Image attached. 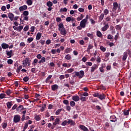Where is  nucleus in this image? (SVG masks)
Instances as JSON below:
<instances>
[{
    "mask_svg": "<svg viewBox=\"0 0 131 131\" xmlns=\"http://www.w3.org/2000/svg\"><path fill=\"white\" fill-rule=\"evenodd\" d=\"M58 30L60 31V33L61 35H64V36H65V35L67 34V31H66V29L64 28V25L62 23L59 24Z\"/></svg>",
    "mask_w": 131,
    "mask_h": 131,
    "instance_id": "1",
    "label": "nucleus"
},
{
    "mask_svg": "<svg viewBox=\"0 0 131 131\" xmlns=\"http://www.w3.org/2000/svg\"><path fill=\"white\" fill-rule=\"evenodd\" d=\"M93 96L95 98H98L100 101H103L106 99V95L104 93H94Z\"/></svg>",
    "mask_w": 131,
    "mask_h": 131,
    "instance_id": "2",
    "label": "nucleus"
},
{
    "mask_svg": "<svg viewBox=\"0 0 131 131\" xmlns=\"http://www.w3.org/2000/svg\"><path fill=\"white\" fill-rule=\"evenodd\" d=\"M75 75L73 76V77H78V78L81 79L83 76H84V71H80V72H74Z\"/></svg>",
    "mask_w": 131,
    "mask_h": 131,
    "instance_id": "3",
    "label": "nucleus"
},
{
    "mask_svg": "<svg viewBox=\"0 0 131 131\" xmlns=\"http://www.w3.org/2000/svg\"><path fill=\"white\" fill-rule=\"evenodd\" d=\"M116 10H118V12L120 11V4L118 5L117 2H114L113 3V11L114 12H116Z\"/></svg>",
    "mask_w": 131,
    "mask_h": 131,
    "instance_id": "4",
    "label": "nucleus"
},
{
    "mask_svg": "<svg viewBox=\"0 0 131 131\" xmlns=\"http://www.w3.org/2000/svg\"><path fill=\"white\" fill-rule=\"evenodd\" d=\"M60 124V119L56 118L55 121L53 123L52 126L51 127V129H54L57 125Z\"/></svg>",
    "mask_w": 131,
    "mask_h": 131,
    "instance_id": "5",
    "label": "nucleus"
},
{
    "mask_svg": "<svg viewBox=\"0 0 131 131\" xmlns=\"http://www.w3.org/2000/svg\"><path fill=\"white\" fill-rule=\"evenodd\" d=\"M30 58H26L23 61V64L24 65V67L26 66H29L30 65Z\"/></svg>",
    "mask_w": 131,
    "mask_h": 131,
    "instance_id": "6",
    "label": "nucleus"
},
{
    "mask_svg": "<svg viewBox=\"0 0 131 131\" xmlns=\"http://www.w3.org/2000/svg\"><path fill=\"white\" fill-rule=\"evenodd\" d=\"M21 119V117L19 115H15L14 116L13 118V122L14 123H18L20 121V120Z\"/></svg>",
    "mask_w": 131,
    "mask_h": 131,
    "instance_id": "7",
    "label": "nucleus"
},
{
    "mask_svg": "<svg viewBox=\"0 0 131 131\" xmlns=\"http://www.w3.org/2000/svg\"><path fill=\"white\" fill-rule=\"evenodd\" d=\"M86 19H82L80 23V26H81L82 28H85L86 26Z\"/></svg>",
    "mask_w": 131,
    "mask_h": 131,
    "instance_id": "8",
    "label": "nucleus"
},
{
    "mask_svg": "<svg viewBox=\"0 0 131 131\" xmlns=\"http://www.w3.org/2000/svg\"><path fill=\"white\" fill-rule=\"evenodd\" d=\"M118 118L115 116V115H112L110 118V120L111 122H116Z\"/></svg>",
    "mask_w": 131,
    "mask_h": 131,
    "instance_id": "9",
    "label": "nucleus"
},
{
    "mask_svg": "<svg viewBox=\"0 0 131 131\" xmlns=\"http://www.w3.org/2000/svg\"><path fill=\"white\" fill-rule=\"evenodd\" d=\"M103 25H104V26H103L102 28V29H101L102 31H107V29H108V28H109V24H108V23H106V21H105L103 23Z\"/></svg>",
    "mask_w": 131,
    "mask_h": 131,
    "instance_id": "10",
    "label": "nucleus"
},
{
    "mask_svg": "<svg viewBox=\"0 0 131 131\" xmlns=\"http://www.w3.org/2000/svg\"><path fill=\"white\" fill-rule=\"evenodd\" d=\"M68 124H70L72 126H74L76 125V123H75V121H73V120L72 119H68Z\"/></svg>",
    "mask_w": 131,
    "mask_h": 131,
    "instance_id": "11",
    "label": "nucleus"
},
{
    "mask_svg": "<svg viewBox=\"0 0 131 131\" xmlns=\"http://www.w3.org/2000/svg\"><path fill=\"white\" fill-rule=\"evenodd\" d=\"M27 9H28V7L27 6V5L20 6L19 8V12H23V11H26Z\"/></svg>",
    "mask_w": 131,
    "mask_h": 131,
    "instance_id": "12",
    "label": "nucleus"
},
{
    "mask_svg": "<svg viewBox=\"0 0 131 131\" xmlns=\"http://www.w3.org/2000/svg\"><path fill=\"white\" fill-rule=\"evenodd\" d=\"M72 99L73 101H74L75 102H78V101L80 100V98H79V96L77 95L72 96Z\"/></svg>",
    "mask_w": 131,
    "mask_h": 131,
    "instance_id": "13",
    "label": "nucleus"
},
{
    "mask_svg": "<svg viewBox=\"0 0 131 131\" xmlns=\"http://www.w3.org/2000/svg\"><path fill=\"white\" fill-rule=\"evenodd\" d=\"M98 69V66L96 64H94L91 67V72H95V71Z\"/></svg>",
    "mask_w": 131,
    "mask_h": 131,
    "instance_id": "14",
    "label": "nucleus"
},
{
    "mask_svg": "<svg viewBox=\"0 0 131 131\" xmlns=\"http://www.w3.org/2000/svg\"><path fill=\"white\" fill-rule=\"evenodd\" d=\"M79 128L82 131H89V129L85 126L83 125H81L79 126Z\"/></svg>",
    "mask_w": 131,
    "mask_h": 131,
    "instance_id": "15",
    "label": "nucleus"
},
{
    "mask_svg": "<svg viewBox=\"0 0 131 131\" xmlns=\"http://www.w3.org/2000/svg\"><path fill=\"white\" fill-rule=\"evenodd\" d=\"M59 89V86L57 84H53L51 86L52 91H57Z\"/></svg>",
    "mask_w": 131,
    "mask_h": 131,
    "instance_id": "16",
    "label": "nucleus"
},
{
    "mask_svg": "<svg viewBox=\"0 0 131 131\" xmlns=\"http://www.w3.org/2000/svg\"><path fill=\"white\" fill-rule=\"evenodd\" d=\"M7 107L8 109H11V107L13 106V101H10L6 103Z\"/></svg>",
    "mask_w": 131,
    "mask_h": 131,
    "instance_id": "17",
    "label": "nucleus"
},
{
    "mask_svg": "<svg viewBox=\"0 0 131 131\" xmlns=\"http://www.w3.org/2000/svg\"><path fill=\"white\" fill-rule=\"evenodd\" d=\"M24 106L23 105H20L18 107L16 108V111H23L24 110Z\"/></svg>",
    "mask_w": 131,
    "mask_h": 131,
    "instance_id": "18",
    "label": "nucleus"
},
{
    "mask_svg": "<svg viewBox=\"0 0 131 131\" xmlns=\"http://www.w3.org/2000/svg\"><path fill=\"white\" fill-rule=\"evenodd\" d=\"M1 47L2 49H3L4 50H6L8 49V48H9V45L7 44L6 43H3L1 45Z\"/></svg>",
    "mask_w": 131,
    "mask_h": 131,
    "instance_id": "19",
    "label": "nucleus"
},
{
    "mask_svg": "<svg viewBox=\"0 0 131 131\" xmlns=\"http://www.w3.org/2000/svg\"><path fill=\"white\" fill-rule=\"evenodd\" d=\"M8 18H10V20L11 21H13L14 20V14L10 12L9 14H8Z\"/></svg>",
    "mask_w": 131,
    "mask_h": 131,
    "instance_id": "20",
    "label": "nucleus"
},
{
    "mask_svg": "<svg viewBox=\"0 0 131 131\" xmlns=\"http://www.w3.org/2000/svg\"><path fill=\"white\" fill-rule=\"evenodd\" d=\"M12 54H13V50L10 51H6V55L8 56V58H12Z\"/></svg>",
    "mask_w": 131,
    "mask_h": 131,
    "instance_id": "21",
    "label": "nucleus"
},
{
    "mask_svg": "<svg viewBox=\"0 0 131 131\" xmlns=\"http://www.w3.org/2000/svg\"><path fill=\"white\" fill-rule=\"evenodd\" d=\"M41 33L40 32H38L37 34H36V40H39V39H40L41 37Z\"/></svg>",
    "mask_w": 131,
    "mask_h": 131,
    "instance_id": "22",
    "label": "nucleus"
},
{
    "mask_svg": "<svg viewBox=\"0 0 131 131\" xmlns=\"http://www.w3.org/2000/svg\"><path fill=\"white\" fill-rule=\"evenodd\" d=\"M104 13H101V15L99 17L98 19V22L100 23V22H102V20L103 19H104Z\"/></svg>",
    "mask_w": 131,
    "mask_h": 131,
    "instance_id": "23",
    "label": "nucleus"
},
{
    "mask_svg": "<svg viewBox=\"0 0 131 131\" xmlns=\"http://www.w3.org/2000/svg\"><path fill=\"white\" fill-rule=\"evenodd\" d=\"M96 35L98 37H103V34L100 31H97L96 32Z\"/></svg>",
    "mask_w": 131,
    "mask_h": 131,
    "instance_id": "24",
    "label": "nucleus"
},
{
    "mask_svg": "<svg viewBox=\"0 0 131 131\" xmlns=\"http://www.w3.org/2000/svg\"><path fill=\"white\" fill-rule=\"evenodd\" d=\"M93 48H94V45L93 43H89L87 48V52L90 51L91 50H92V49H93Z\"/></svg>",
    "mask_w": 131,
    "mask_h": 131,
    "instance_id": "25",
    "label": "nucleus"
},
{
    "mask_svg": "<svg viewBox=\"0 0 131 131\" xmlns=\"http://www.w3.org/2000/svg\"><path fill=\"white\" fill-rule=\"evenodd\" d=\"M71 51H72V49H71V48H68L64 50V53L66 54H69L71 53Z\"/></svg>",
    "mask_w": 131,
    "mask_h": 131,
    "instance_id": "26",
    "label": "nucleus"
},
{
    "mask_svg": "<svg viewBox=\"0 0 131 131\" xmlns=\"http://www.w3.org/2000/svg\"><path fill=\"white\" fill-rule=\"evenodd\" d=\"M127 58V52H124L122 57V61H125Z\"/></svg>",
    "mask_w": 131,
    "mask_h": 131,
    "instance_id": "27",
    "label": "nucleus"
},
{
    "mask_svg": "<svg viewBox=\"0 0 131 131\" xmlns=\"http://www.w3.org/2000/svg\"><path fill=\"white\" fill-rule=\"evenodd\" d=\"M52 76L53 75H50L49 76H48V77L46 79V83H48V82H50V80L51 79V78H52Z\"/></svg>",
    "mask_w": 131,
    "mask_h": 131,
    "instance_id": "28",
    "label": "nucleus"
},
{
    "mask_svg": "<svg viewBox=\"0 0 131 131\" xmlns=\"http://www.w3.org/2000/svg\"><path fill=\"white\" fill-rule=\"evenodd\" d=\"M74 71V69L73 68H71L68 70H67L66 72L65 73H72Z\"/></svg>",
    "mask_w": 131,
    "mask_h": 131,
    "instance_id": "29",
    "label": "nucleus"
},
{
    "mask_svg": "<svg viewBox=\"0 0 131 131\" xmlns=\"http://www.w3.org/2000/svg\"><path fill=\"white\" fill-rule=\"evenodd\" d=\"M46 62V57H41V60L38 61L39 64H41V63H45Z\"/></svg>",
    "mask_w": 131,
    "mask_h": 131,
    "instance_id": "30",
    "label": "nucleus"
},
{
    "mask_svg": "<svg viewBox=\"0 0 131 131\" xmlns=\"http://www.w3.org/2000/svg\"><path fill=\"white\" fill-rule=\"evenodd\" d=\"M26 3L28 6H32V4H33V1L32 0H27Z\"/></svg>",
    "mask_w": 131,
    "mask_h": 131,
    "instance_id": "31",
    "label": "nucleus"
},
{
    "mask_svg": "<svg viewBox=\"0 0 131 131\" xmlns=\"http://www.w3.org/2000/svg\"><path fill=\"white\" fill-rule=\"evenodd\" d=\"M105 21H106V22H108V23H110V22H111V16H107L105 18Z\"/></svg>",
    "mask_w": 131,
    "mask_h": 131,
    "instance_id": "32",
    "label": "nucleus"
},
{
    "mask_svg": "<svg viewBox=\"0 0 131 131\" xmlns=\"http://www.w3.org/2000/svg\"><path fill=\"white\" fill-rule=\"evenodd\" d=\"M2 127L4 129H5V128H7V126H8V123L7 122H4L2 124Z\"/></svg>",
    "mask_w": 131,
    "mask_h": 131,
    "instance_id": "33",
    "label": "nucleus"
},
{
    "mask_svg": "<svg viewBox=\"0 0 131 131\" xmlns=\"http://www.w3.org/2000/svg\"><path fill=\"white\" fill-rule=\"evenodd\" d=\"M46 5H47V7H53V3H52V2H51V1H48Z\"/></svg>",
    "mask_w": 131,
    "mask_h": 131,
    "instance_id": "34",
    "label": "nucleus"
},
{
    "mask_svg": "<svg viewBox=\"0 0 131 131\" xmlns=\"http://www.w3.org/2000/svg\"><path fill=\"white\" fill-rule=\"evenodd\" d=\"M123 114L126 116L129 115V110L124 111Z\"/></svg>",
    "mask_w": 131,
    "mask_h": 131,
    "instance_id": "35",
    "label": "nucleus"
},
{
    "mask_svg": "<svg viewBox=\"0 0 131 131\" xmlns=\"http://www.w3.org/2000/svg\"><path fill=\"white\" fill-rule=\"evenodd\" d=\"M64 59L66 60H70L71 59V55L70 54H67L65 57Z\"/></svg>",
    "mask_w": 131,
    "mask_h": 131,
    "instance_id": "36",
    "label": "nucleus"
},
{
    "mask_svg": "<svg viewBox=\"0 0 131 131\" xmlns=\"http://www.w3.org/2000/svg\"><path fill=\"white\" fill-rule=\"evenodd\" d=\"M103 13L104 15H105V16H107V15L109 14V10L107 9H104L103 11Z\"/></svg>",
    "mask_w": 131,
    "mask_h": 131,
    "instance_id": "37",
    "label": "nucleus"
},
{
    "mask_svg": "<svg viewBox=\"0 0 131 131\" xmlns=\"http://www.w3.org/2000/svg\"><path fill=\"white\" fill-rule=\"evenodd\" d=\"M83 17H84V16H83V14H81L80 15V17H78L77 18V21H80V20H82V19H83Z\"/></svg>",
    "mask_w": 131,
    "mask_h": 131,
    "instance_id": "38",
    "label": "nucleus"
},
{
    "mask_svg": "<svg viewBox=\"0 0 131 131\" xmlns=\"http://www.w3.org/2000/svg\"><path fill=\"white\" fill-rule=\"evenodd\" d=\"M6 95L4 93H1L0 94V99H6Z\"/></svg>",
    "mask_w": 131,
    "mask_h": 131,
    "instance_id": "39",
    "label": "nucleus"
},
{
    "mask_svg": "<svg viewBox=\"0 0 131 131\" xmlns=\"http://www.w3.org/2000/svg\"><path fill=\"white\" fill-rule=\"evenodd\" d=\"M23 15H24V17L28 16L29 15V12H28V11H25L23 12Z\"/></svg>",
    "mask_w": 131,
    "mask_h": 131,
    "instance_id": "40",
    "label": "nucleus"
},
{
    "mask_svg": "<svg viewBox=\"0 0 131 131\" xmlns=\"http://www.w3.org/2000/svg\"><path fill=\"white\" fill-rule=\"evenodd\" d=\"M33 37H30V38H28L27 39V42L29 43H30V42H32V41H33Z\"/></svg>",
    "mask_w": 131,
    "mask_h": 131,
    "instance_id": "41",
    "label": "nucleus"
},
{
    "mask_svg": "<svg viewBox=\"0 0 131 131\" xmlns=\"http://www.w3.org/2000/svg\"><path fill=\"white\" fill-rule=\"evenodd\" d=\"M22 29H23V26H19L18 27H17V31H18V32H21Z\"/></svg>",
    "mask_w": 131,
    "mask_h": 131,
    "instance_id": "42",
    "label": "nucleus"
},
{
    "mask_svg": "<svg viewBox=\"0 0 131 131\" xmlns=\"http://www.w3.org/2000/svg\"><path fill=\"white\" fill-rule=\"evenodd\" d=\"M59 12H60V13H63V12H67V8H61L59 10Z\"/></svg>",
    "mask_w": 131,
    "mask_h": 131,
    "instance_id": "43",
    "label": "nucleus"
},
{
    "mask_svg": "<svg viewBox=\"0 0 131 131\" xmlns=\"http://www.w3.org/2000/svg\"><path fill=\"white\" fill-rule=\"evenodd\" d=\"M21 69H22V66H19V67L17 68V69H16L17 73H20Z\"/></svg>",
    "mask_w": 131,
    "mask_h": 131,
    "instance_id": "44",
    "label": "nucleus"
},
{
    "mask_svg": "<svg viewBox=\"0 0 131 131\" xmlns=\"http://www.w3.org/2000/svg\"><path fill=\"white\" fill-rule=\"evenodd\" d=\"M80 100H81V102H85V101H86V98L83 96H81L80 98Z\"/></svg>",
    "mask_w": 131,
    "mask_h": 131,
    "instance_id": "45",
    "label": "nucleus"
},
{
    "mask_svg": "<svg viewBox=\"0 0 131 131\" xmlns=\"http://www.w3.org/2000/svg\"><path fill=\"white\" fill-rule=\"evenodd\" d=\"M62 111V108L58 109V110L56 111L55 114L56 115H59L60 113H61V112Z\"/></svg>",
    "mask_w": 131,
    "mask_h": 131,
    "instance_id": "46",
    "label": "nucleus"
},
{
    "mask_svg": "<svg viewBox=\"0 0 131 131\" xmlns=\"http://www.w3.org/2000/svg\"><path fill=\"white\" fill-rule=\"evenodd\" d=\"M67 123H68V121L64 120L63 122H62L61 125H62V126H65L67 125Z\"/></svg>",
    "mask_w": 131,
    "mask_h": 131,
    "instance_id": "47",
    "label": "nucleus"
},
{
    "mask_svg": "<svg viewBox=\"0 0 131 131\" xmlns=\"http://www.w3.org/2000/svg\"><path fill=\"white\" fill-rule=\"evenodd\" d=\"M31 49H35V48H36V45H35V43L34 42H33L31 44Z\"/></svg>",
    "mask_w": 131,
    "mask_h": 131,
    "instance_id": "48",
    "label": "nucleus"
},
{
    "mask_svg": "<svg viewBox=\"0 0 131 131\" xmlns=\"http://www.w3.org/2000/svg\"><path fill=\"white\" fill-rule=\"evenodd\" d=\"M23 79L24 81H25V82H27V81L29 80V77H28V76H26V77H25Z\"/></svg>",
    "mask_w": 131,
    "mask_h": 131,
    "instance_id": "49",
    "label": "nucleus"
},
{
    "mask_svg": "<svg viewBox=\"0 0 131 131\" xmlns=\"http://www.w3.org/2000/svg\"><path fill=\"white\" fill-rule=\"evenodd\" d=\"M121 26H120V25L116 26V29L117 30H121Z\"/></svg>",
    "mask_w": 131,
    "mask_h": 131,
    "instance_id": "50",
    "label": "nucleus"
},
{
    "mask_svg": "<svg viewBox=\"0 0 131 131\" xmlns=\"http://www.w3.org/2000/svg\"><path fill=\"white\" fill-rule=\"evenodd\" d=\"M29 29V26L26 25L24 28V31H28Z\"/></svg>",
    "mask_w": 131,
    "mask_h": 131,
    "instance_id": "51",
    "label": "nucleus"
},
{
    "mask_svg": "<svg viewBox=\"0 0 131 131\" xmlns=\"http://www.w3.org/2000/svg\"><path fill=\"white\" fill-rule=\"evenodd\" d=\"M100 49L102 52H106V48L102 46L100 47Z\"/></svg>",
    "mask_w": 131,
    "mask_h": 131,
    "instance_id": "52",
    "label": "nucleus"
},
{
    "mask_svg": "<svg viewBox=\"0 0 131 131\" xmlns=\"http://www.w3.org/2000/svg\"><path fill=\"white\" fill-rule=\"evenodd\" d=\"M6 95H7L8 96H10V95H11V90L8 89L7 91H6Z\"/></svg>",
    "mask_w": 131,
    "mask_h": 131,
    "instance_id": "53",
    "label": "nucleus"
},
{
    "mask_svg": "<svg viewBox=\"0 0 131 131\" xmlns=\"http://www.w3.org/2000/svg\"><path fill=\"white\" fill-rule=\"evenodd\" d=\"M87 36H88V37H90V38L92 39L94 37V35L93 34L88 33Z\"/></svg>",
    "mask_w": 131,
    "mask_h": 131,
    "instance_id": "54",
    "label": "nucleus"
},
{
    "mask_svg": "<svg viewBox=\"0 0 131 131\" xmlns=\"http://www.w3.org/2000/svg\"><path fill=\"white\" fill-rule=\"evenodd\" d=\"M114 37L111 34H108L107 35V39H113Z\"/></svg>",
    "mask_w": 131,
    "mask_h": 131,
    "instance_id": "55",
    "label": "nucleus"
},
{
    "mask_svg": "<svg viewBox=\"0 0 131 131\" xmlns=\"http://www.w3.org/2000/svg\"><path fill=\"white\" fill-rule=\"evenodd\" d=\"M7 63L9 65H12V64H13V60L12 59H8L7 60Z\"/></svg>",
    "mask_w": 131,
    "mask_h": 131,
    "instance_id": "56",
    "label": "nucleus"
},
{
    "mask_svg": "<svg viewBox=\"0 0 131 131\" xmlns=\"http://www.w3.org/2000/svg\"><path fill=\"white\" fill-rule=\"evenodd\" d=\"M90 21L91 24H92L93 25H95V24H96V21H95V20H94V19L93 18L90 19Z\"/></svg>",
    "mask_w": 131,
    "mask_h": 131,
    "instance_id": "57",
    "label": "nucleus"
},
{
    "mask_svg": "<svg viewBox=\"0 0 131 131\" xmlns=\"http://www.w3.org/2000/svg\"><path fill=\"white\" fill-rule=\"evenodd\" d=\"M99 89H100V90H103V91H106V87L103 85H101L99 87Z\"/></svg>",
    "mask_w": 131,
    "mask_h": 131,
    "instance_id": "58",
    "label": "nucleus"
},
{
    "mask_svg": "<svg viewBox=\"0 0 131 131\" xmlns=\"http://www.w3.org/2000/svg\"><path fill=\"white\" fill-rule=\"evenodd\" d=\"M70 104L71 106V107H74L75 106V102L73 101H72L70 102Z\"/></svg>",
    "mask_w": 131,
    "mask_h": 131,
    "instance_id": "59",
    "label": "nucleus"
},
{
    "mask_svg": "<svg viewBox=\"0 0 131 131\" xmlns=\"http://www.w3.org/2000/svg\"><path fill=\"white\" fill-rule=\"evenodd\" d=\"M17 107L18 105H17V104H15L12 107V110H15L16 109L17 110Z\"/></svg>",
    "mask_w": 131,
    "mask_h": 131,
    "instance_id": "60",
    "label": "nucleus"
},
{
    "mask_svg": "<svg viewBox=\"0 0 131 131\" xmlns=\"http://www.w3.org/2000/svg\"><path fill=\"white\" fill-rule=\"evenodd\" d=\"M35 119L36 120V121H39V120H40V117L39 116H36Z\"/></svg>",
    "mask_w": 131,
    "mask_h": 131,
    "instance_id": "61",
    "label": "nucleus"
},
{
    "mask_svg": "<svg viewBox=\"0 0 131 131\" xmlns=\"http://www.w3.org/2000/svg\"><path fill=\"white\" fill-rule=\"evenodd\" d=\"M37 62H38V59H34V60L32 62L33 65H35V64H36V63H37Z\"/></svg>",
    "mask_w": 131,
    "mask_h": 131,
    "instance_id": "62",
    "label": "nucleus"
},
{
    "mask_svg": "<svg viewBox=\"0 0 131 131\" xmlns=\"http://www.w3.org/2000/svg\"><path fill=\"white\" fill-rule=\"evenodd\" d=\"M79 12H80L81 13H83L84 12V9L82 8H79L78 9Z\"/></svg>",
    "mask_w": 131,
    "mask_h": 131,
    "instance_id": "63",
    "label": "nucleus"
},
{
    "mask_svg": "<svg viewBox=\"0 0 131 131\" xmlns=\"http://www.w3.org/2000/svg\"><path fill=\"white\" fill-rule=\"evenodd\" d=\"M71 19L72 18L71 17H68L66 18V21H67V22H70V21H71Z\"/></svg>",
    "mask_w": 131,
    "mask_h": 131,
    "instance_id": "64",
    "label": "nucleus"
}]
</instances>
